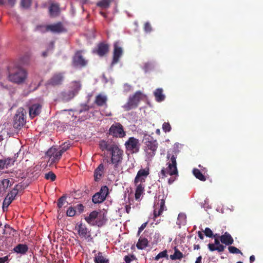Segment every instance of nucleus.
I'll return each instance as SVG.
<instances>
[{
    "instance_id": "25",
    "label": "nucleus",
    "mask_w": 263,
    "mask_h": 263,
    "mask_svg": "<svg viewBox=\"0 0 263 263\" xmlns=\"http://www.w3.org/2000/svg\"><path fill=\"white\" fill-rule=\"evenodd\" d=\"M107 98L105 95L99 94L96 97L95 103L99 106L107 105Z\"/></svg>"
},
{
    "instance_id": "54",
    "label": "nucleus",
    "mask_w": 263,
    "mask_h": 263,
    "mask_svg": "<svg viewBox=\"0 0 263 263\" xmlns=\"http://www.w3.org/2000/svg\"><path fill=\"white\" fill-rule=\"evenodd\" d=\"M12 201L9 197L6 196L3 203V207H8L11 203Z\"/></svg>"
},
{
    "instance_id": "30",
    "label": "nucleus",
    "mask_w": 263,
    "mask_h": 263,
    "mask_svg": "<svg viewBox=\"0 0 263 263\" xmlns=\"http://www.w3.org/2000/svg\"><path fill=\"white\" fill-rule=\"evenodd\" d=\"M148 240L145 238L140 237L136 245L138 249L143 250L147 246Z\"/></svg>"
},
{
    "instance_id": "10",
    "label": "nucleus",
    "mask_w": 263,
    "mask_h": 263,
    "mask_svg": "<svg viewBox=\"0 0 263 263\" xmlns=\"http://www.w3.org/2000/svg\"><path fill=\"white\" fill-rule=\"evenodd\" d=\"M87 60L82 55L81 51L76 52L72 58V64L74 67H84L87 65Z\"/></svg>"
},
{
    "instance_id": "1",
    "label": "nucleus",
    "mask_w": 263,
    "mask_h": 263,
    "mask_svg": "<svg viewBox=\"0 0 263 263\" xmlns=\"http://www.w3.org/2000/svg\"><path fill=\"white\" fill-rule=\"evenodd\" d=\"M167 158L168 159L170 158V160L166 164L168 166L165 170L164 168L162 169L161 171V174L163 177L166 176V174H168L171 176H175L174 177L170 178L168 180V184H171L178 176V172L177 168L176 157L174 155L171 156L170 154H167Z\"/></svg>"
},
{
    "instance_id": "58",
    "label": "nucleus",
    "mask_w": 263,
    "mask_h": 263,
    "mask_svg": "<svg viewBox=\"0 0 263 263\" xmlns=\"http://www.w3.org/2000/svg\"><path fill=\"white\" fill-rule=\"evenodd\" d=\"M76 209L77 210L78 212L81 213L83 212L84 206L82 204L79 203L76 205Z\"/></svg>"
},
{
    "instance_id": "63",
    "label": "nucleus",
    "mask_w": 263,
    "mask_h": 263,
    "mask_svg": "<svg viewBox=\"0 0 263 263\" xmlns=\"http://www.w3.org/2000/svg\"><path fill=\"white\" fill-rule=\"evenodd\" d=\"M131 207L130 205H126L125 210L127 214H129L130 211Z\"/></svg>"
},
{
    "instance_id": "26",
    "label": "nucleus",
    "mask_w": 263,
    "mask_h": 263,
    "mask_svg": "<svg viewBox=\"0 0 263 263\" xmlns=\"http://www.w3.org/2000/svg\"><path fill=\"white\" fill-rule=\"evenodd\" d=\"M60 6L58 4H52L49 7V13L51 16L55 17L60 13Z\"/></svg>"
},
{
    "instance_id": "55",
    "label": "nucleus",
    "mask_w": 263,
    "mask_h": 263,
    "mask_svg": "<svg viewBox=\"0 0 263 263\" xmlns=\"http://www.w3.org/2000/svg\"><path fill=\"white\" fill-rule=\"evenodd\" d=\"M89 109H90V107L88 105L84 104V105H81V108L80 109L79 111V113L81 114L83 112L87 111L89 110Z\"/></svg>"
},
{
    "instance_id": "50",
    "label": "nucleus",
    "mask_w": 263,
    "mask_h": 263,
    "mask_svg": "<svg viewBox=\"0 0 263 263\" xmlns=\"http://www.w3.org/2000/svg\"><path fill=\"white\" fill-rule=\"evenodd\" d=\"M76 209L70 206L69 207L66 212V215L69 217H72L76 215Z\"/></svg>"
},
{
    "instance_id": "5",
    "label": "nucleus",
    "mask_w": 263,
    "mask_h": 263,
    "mask_svg": "<svg viewBox=\"0 0 263 263\" xmlns=\"http://www.w3.org/2000/svg\"><path fill=\"white\" fill-rule=\"evenodd\" d=\"M110 152L111 155L110 160L111 163L115 165L114 167L115 168H117L118 164L122 161L123 151L119 148L117 145L115 144L113 145Z\"/></svg>"
},
{
    "instance_id": "49",
    "label": "nucleus",
    "mask_w": 263,
    "mask_h": 263,
    "mask_svg": "<svg viewBox=\"0 0 263 263\" xmlns=\"http://www.w3.org/2000/svg\"><path fill=\"white\" fill-rule=\"evenodd\" d=\"M163 257H166L168 258V255L167 254V251L164 250L163 251H162L160 252L155 258V259L156 260H158L160 258H163Z\"/></svg>"
},
{
    "instance_id": "61",
    "label": "nucleus",
    "mask_w": 263,
    "mask_h": 263,
    "mask_svg": "<svg viewBox=\"0 0 263 263\" xmlns=\"http://www.w3.org/2000/svg\"><path fill=\"white\" fill-rule=\"evenodd\" d=\"M6 168L4 160H0V170Z\"/></svg>"
},
{
    "instance_id": "19",
    "label": "nucleus",
    "mask_w": 263,
    "mask_h": 263,
    "mask_svg": "<svg viewBox=\"0 0 263 263\" xmlns=\"http://www.w3.org/2000/svg\"><path fill=\"white\" fill-rule=\"evenodd\" d=\"M220 241L226 246H230L233 243L234 239L231 235L227 232L220 237Z\"/></svg>"
},
{
    "instance_id": "12",
    "label": "nucleus",
    "mask_w": 263,
    "mask_h": 263,
    "mask_svg": "<svg viewBox=\"0 0 263 263\" xmlns=\"http://www.w3.org/2000/svg\"><path fill=\"white\" fill-rule=\"evenodd\" d=\"M126 148L133 153H137L139 151V145L138 139L134 137H130L125 143Z\"/></svg>"
},
{
    "instance_id": "7",
    "label": "nucleus",
    "mask_w": 263,
    "mask_h": 263,
    "mask_svg": "<svg viewBox=\"0 0 263 263\" xmlns=\"http://www.w3.org/2000/svg\"><path fill=\"white\" fill-rule=\"evenodd\" d=\"M25 113L23 108H20L18 109L14 117L13 126L14 128H20L25 124L26 122L25 118Z\"/></svg>"
},
{
    "instance_id": "8",
    "label": "nucleus",
    "mask_w": 263,
    "mask_h": 263,
    "mask_svg": "<svg viewBox=\"0 0 263 263\" xmlns=\"http://www.w3.org/2000/svg\"><path fill=\"white\" fill-rule=\"evenodd\" d=\"M46 154L49 157L48 163H50V165L57 163L62 155L58 149L53 147L48 149Z\"/></svg>"
},
{
    "instance_id": "21",
    "label": "nucleus",
    "mask_w": 263,
    "mask_h": 263,
    "mask_svg": "<svg viewBox=\"0 0 263 263\" xmlns=\"http://www.w3.org/2000/svg\"><path fill=\"white\" fill-rule=\"evenodd\" d=\"M99 213L97 211H93L88 216L85 217V220L89 225L95 226V222L98 217Z\"/></svg>"
},
{
    "instance_id": "35",
    "label": "nucleus",
    "mask_w": 263,
    "mask_h": 263,
    "mask_svg": "<svg viewBox=\"0 0 263 263\" xmlns=\"http://www.w3.org/2000/svg\"><path fill=\"white\" fill-rule=\"evenodd\" d=\"M183 257V254L176 247H175V252L173 255H170V258L172 260H176L181 259Z\"/></svg>"
},
{
    "instance_id": "51",
    "label": "nucleus",
    "mask_w": 263,
    "mask_h": 263,
    "mask_svg": "<svg viewBox=\"0 0 263 263\" xmlns=\"http://www.w3.org/2000/svg\"><path fill=\"white\" fill-rule=\"evenodd\" d=\"M172 127L168 122H164L162 125V129L165 133L170 132Z\"/></svg>"
},
{
    "instance_id": "37",
    "label": "nucleus",
    "mask_w": 263,
    "mask_h": 263,
    "mask_svg": "<svg viewBox=\"0 0 263 263\" xmlns=\"http://www.w3.org/2000/svg\"><path fill=\"white\" fill-rule=\"evenodd\" d=\"M18 186L19 185L18 184L16 185L11 192L7 195V197H9L12 201L15 199V197L18 194Z\"/></svg>"
},
{
    "instance_id": "15",
    "label": "nucleus",
    "mask_w": 263,
    "mask_h": 263,
    "mask_svg": "<svg viewBox=\"0 0 263 263\" xmlns=\"http://www.w3.org/2000/svg\"><path fill=\"white\" fill-rule=\"evenodd\" d=\"M208 248L210 251H217L218 252H222L226 248L223 245L220 243V240L215 238L214 240V243H209Z\"/></svg>"
},
{
    "instance_id": "46",
    "label": "nucleus",
    "mask_w": 263,
    "mask_h": 263,
    "mask_svg": "<svg viewBox=\"0 0 263 263\" xmlns=\"http://www.w3.org/2000/svg\"><path fill=\"white\" fill-rule=\"evenodd\" d=\"M228 250L232 254H242V253L235 247L234 246H229Z\"/></svg>"
},
{
    "instance_id": "23",
    "label": "nucleus",
    "mask_w": 263,
    "mask_h": 263,
    "mask_svg": "<svg viewBox=\"0 0 263 263\" xmlns=\"http://www.w3.org/2000/svg\"><path fill=\"white\" fill-rule=\"evenodd\" d=\"M109 50V46L107 44L101 43L98 44L97 53L100 57L105 55Z\"/></svg>"
},
{
    "instance_id": "4",
    "label": "nucleus",
    "mask_w": 263,
    "mask_h": 263,
    "mask_svg": "<svg viewBox=\"0 0 263 263\" xmlns=\"http://www.w3.org/2000/svg\"><path fill=\"white\" fill-rule=\"evenodd\" d=\"M144 151L147 158L152 159L156 154L158 148V143L156 140L152 139H146L145 142Z\"/></svg>"
},
{
    "instance_id": "40",
    "label": "nucleus",
    "mask_w": 263,
    "mask_h": 263,
    "mask_svg": "<svg viewBox=\"0 0 263 263\" xmlns=\"http://www.w3.org/2000/svg\"><path fill=\"white\" fill-rule=\"evenodd\" d=\"M35 30L40 31L41 33H45L46 32L49 31V29L48 28V25H38L35 28Z\"/></svg>"
},
{
    "instance_id": "56",
    "label": "nucleus",
    "mask_w": 263,
    "mask_h": 263,
    "mask_svg": "<svg viewBox=\"0 0 263 263\" xmlns=\"http://www.w3.org/2000/svg\"><path fill=\"white\" fill-rule=\"evenodd\" d=\"M144 29L145 31L146 32H150L152 30L151 25L148 22L145 23Z\"/></svg>"
},
{
    "instance_id": "24",
    "label": "nucleus",
    "mask_w": 263,
    "mask_h": 263,
    "mask_svg": "<svg viewBox=\"0 0 263 263\" xmlns=\"http://www.w3.org/2000/svg\"><path fill=\"white\" fill-rule=\"evenodd\" d=\"M13 251L17 254H25L28 251V247L26 244L19 243L13 249Z\"/></svg>"
},
{
    "instance_id": "42",
    "label": "nucleus",
    "mask_w": 263,
    "mask_h": 263,
    "mask_svg": "<svg viewBox=\"0 0 263 263\" xmlns=\"http://www.w3.org/2000/svg\"><path fill=\"white\" fill-rule=\"evenodd\" d=\"M40 85V82L38 81H32L29 85V89L30 90L34 91L37 89Z\"/></svg>"
},
{
    "instance_id": "20",
    "label": "nucleus",
    "mask_w": 263,
    "mask_h": 263,
    "mask_svg": "<svg viewBox=\"0 0 263 263\" xmlns=\"http://www.w3.org/2000/svg\"><path fill=\"white\" fill-rule=\"evenodd\" d=\"M104 167L102 163L100 164L94 171V180L95 181H99L104 174Z\"/></svg>"
},
{
    "instance_id": "9",
    "label": "nucleus",
    "mask_w": 263,
    "mask_h": 263,
    "mask_svg": "<svg viewBox=\"0 0 263 263\" xmlns=\"http://www.w3.org/2000/svg\"><path fill=\"white\" fill-rule=\"evenodd\" d=\"M76 229L78 231V234L82 238L85 239H92L90 231L87 228L86 226L82 222H79L76 226Z\"/></svg>"
},
{
    "instance_id": "31",
    "label": "nucleus",
    "mask_w": 263,
    "mask_h": 263,
    "mask_svg": "<svg viewBox=\"0 0 263 263\" xmlns=\"http://www.w3.org/2000/svg\"><path fill=\"white\" fill-rule=\"evenodd\" d=\"M136 185H137V187L136 189L135 197V199L138 200L140 198L141 195L144 191V186L141 183L140 184L138 183Z\"/></svg>"
},
{
    "instance_id": "14",
    "label": "nucleus",
    "mask_w": 263,
    "mask_h": 263,
    "mask_svg": "<svg viewBox=\"0 0 263 263\" xmlns=\"http://www.w3.org/2000/svg\"><path fill=\"white\" fill-rule=\"evenodd\" d=\"M149 168L140 169L137 173L135 178L134 183L137 184L139 182L142 183L145 181V178L149 175Z\"/></svg>"
},
{
    "instance_id": "17",
    "label": "nucleus",
    "mask_w": 263,
    "mask_h": 263,
    "mask_svg": "<svg viewBox=\"0 0 263 263\" xmlns=\"http://www.w3.org/2000/svg\"><path fill=\"white\" fill-rule=\"evenodd\" d=\"M13 182L9 179H4L0 180V193H4L7 189L13 185Z\"/></svg>"
},
{
    "instance_id": "59",
    "label": "nucleus",
    "mask_w": 263,
    "mask_h": 263,
    "mask_svg": "<svg viewBox=\"0 0 263 263\" xmlns=\"http://www.w3.org/2000/svg\"><path fill=\"white\" fill-rule=\"evenodd\" d=\"M156 205H157V206H159L160 208H162V209L164 210L165 200L164 199H160V203H157Z\"/></svg>"
},
{
    "instance_id": "36",
    "label": "nucleus",
    "mask_w": 263,
    "mask_h": 263,
    "mask_svg": "<svg viewBox=\"0 0 263 263\" xmlns=\"http://www.w3.org/2000/svg\"><path fill=\"white\" fill-rule=\"evenodd\" d=\"M105 200L104 198H103V197L98 193L95 194L92 197V201L95 204L102 203Z\"/></svg>"
},
{
    "instance_id": "13",
    "label": "nucleus",
    "mask_w": 263,
    "mask_h": 263,
    "mask_svg": "<svg viewBox=\"0 0 263 263\" xmlns=\"http://www.w3.org/2000/svg\"><path fill=\"white\" fill-rule=\"evenodd\" d=\"M122 54L123 50L122 48L119 46V42H115L114 44L113 58L111 62L112 65L116 64L119 62Z\"/></svg>"
},
{
    "instance_id": "53",
    "label": "nucleus",
    "mask_w": 263,
    "mask_h": 263,
    "mask_svg": "<svg viewBox=\"0 0 263 263\" xmlns=\"http://www.w3.org/2000/svg\"><path fill=\"white\" fill-rule=\"evenodd\" d=\"M204 233L206 237L212 238L213 236V234L212 230L209 228H206L205 229Z\"/></svg>"
},
{
    "instance_id": "3",
    "label": "nucleus",
    "mask_w": 263,
    "mask_h": 263,
    "mask_svg": "<svg viewBox=\"0 0 263 263\" xmlns=\"http://www.w3.org/2000/svg\"><path fill=\"white\" fill-rule=\"evenodd\" d=\"M144 95L140 91H137L134 95L130 96L128 101L123 107L126 111L137 108Z\"/></svg>"
},
{
    "instance_id": "45",
    "label": "nucleus",
    "mask_w": 263,
    "mask_h": 263,
    "mask_svg": "<svg viewBox=\"0 0 263 263\" xmlns=\"http://www.w3.org/2000/svg\"><path fill=\"white\" fill-rule=\"evenodd\" d=\"M81 88V84L78 81H74L73 83V90L72 91H74L75 93H77L80 90Z\"/></svg>"
},
{
    "instance_id": "27",
    "label": "nucleus",
    "mask_w": 263,
    "mask_h": 263,
    "mask_svg": "<svg viewBox=\"0 0 263 263\" xmlns=\"http://www.w3.org/2000/svg\"><path fill=\"white\" fill-rule=\"evenodd\" d=\"M113 145H115V144H109L107 141L105 140H101L99 142V147L102 151H107L110 152L111 150V147L113 146Z\"/></svg>"
},
{
    "instance_id": "57",
    "label": "nucleus",
    "mask_w": 263,
    "mask_h": 263,
    "mask_svg": "<svg viewBox=\"0 0 263 263\" xmlns=\"http://www.w3.org/2000/svg\"><path fill=\"white\" fill-rule=\"evenodd\" d=\"M147 224V222H146L145 223H143L140 227L139 228L138 233H137V236H139L140 235V233L145 228Z\"/></svg>"
},
{
    "instance_id": "2",
    "label": "nucleus",
    "mask_w": 263,
    "mask_h": 263,
    "mask_svg": "<svg viewBox=\"0 0 263 263\" xmlns=\"http://www.w3.org/2000/svg\"><path fill=\"white\" fill-rule=\"evenodd\" d=\"M8 72L9 81L17 84L24 83L27 78V71L20 67H8Z\"/></svg>"
},
{
    "instance_id": "60",
    "label": "nucleus",
    "mask_w": 263,
    "mask_h": 263,
    "mask_svg": "<svg viewBox=\"0 0 263 263\" xmlns=\"http://www.w3.org/2000/svg\"><path fill=\"white\" fill-rule=\"evenodd\" d=\"M8 259V256H5L3 257H0V263H5Z\"/></svg>"
},
{
    "instance_id": "47",
    "label": "nucleus",
    "mask_w": 263,
    "mask_h": 263,
    "mask_svg": "<svg viewBox=\"0 0 263 263\" xmlns=\"http://www.w3.org/2000/svg\"><path fill=\"white\" fill-rule=\"evenodd\" d=\"M66 201V196H62L57 201V205L59 209L61 208Z\"/></svg>"
},
{
    "instance_id": "64",
    "label": "nucleus",
    "mask_w": 263,
    "mask_h": 263,
    "mask_svg": "<svg viewBox=\"0 0 263 263\" xmlns=\"http://www.w3.org/2000/svg\"><path fill=\"white\" fill-rule=\"evenodd\" d=\"M201 260H202V257L201 256H200L196 258V260L195 263H201Z\"/></svg>"
},
{
    "instance_id": "39",
    "label": "nucleus",
    "mask_w": 263,
    "mask_h": 263,
    "mask_svg": "<svg viewBox=\"0 0 263 263\" xmlns=\"http://www.w3.org/2000/svg\"><path fill=\"white\" fill-rule=\"evenodd\" d=\"M71 145L70 142H65L60 146V149L59 151L62 154H63L65 152H66L70 148Z\"/></svg>"
},
{
    "instance_id": "44",
    "label": "nucleus",
    "mask_w": 263,
    "mask_h": 263,
    "mask_svg": "<svg viewBox=\"0 0 263 263\" xmlns=\"http://www.w3.org/2000/svg\"><path fill=\"white\" fill-rule=\"evenodd\" d=\"M45 178L47 180H50L53 181L56 179V175L52 172L50 171L45 174Z\"/></svg>"
},
{
    "instance_id": "38",
    "label": "nucleus",
    "mask_w": 263,
    "mask_h": 263,
    "mask_svg": "<svg viewBox=\"0 0 263 263\" xmlns=\"http://www.w3.org/2000/svg\"><path fill=\"white\" fill-rule=\"evenodd\" d=\"M108 188L106 185L103 186L101 187L99 192H97L100 194L103 198L106 199L107 196L109 194Z\"/></svg>"
},
{
    "instance_id": "22",
    "label": "nucleus",
    "mask_w": 263,
    "mask_h": 263,
    "mask_svg": "<svg viewBox=\"0 0 263 263\" xmlns=\"http://www.w3.org/2000/svg\"><path fill=\"white\" fill-rule=\"evenodd\" d=\"M106 215L104 212H99L98 217L97 218L96 221L95 222V226H97L98 227H101L104 226L107 221Z\"/></svg>"
},
{
    "instance_id": "48",
    "label": "nucleus",
    "mask_w": 263,
    "mask_h": 263,
    "mask_svg": "<svg viewBox=\"0 0 263 263\" xmlns=\"http://www.w3.org/2000/svg\"><path fill=\"white\" fill-rule=\"evenodd\" d=\"M3 160L5 163L6 168H8V167L11 166L12 165H13V163L14 162V160L13 159L10 158H8L7 159Z\"/></svg>"
},
{
    "instance_id": "43",
    "label": "nucleus",
    "mask_w": 263,
    "mask_h": 263,
    "mask_svg": "<svg viewBox=\"0 0 263 263\" xmlns=\"http://www.w3.org/2000/svg\"><path fill=\"white\" fill-rule=\"evenodd\" d=\"M32 3V0H21V5L25 9L29 8Z\"/></svg>"
},
{
    "instance_id": "28",
    "label": "nucleus",
    "mask_w": 263,
    "mask_h": 263,
    "mask_svg": "<svg viewBox=\"0 0 263 263\" xmlns=\"http://www.w3.org/2000/svg\"><path fill=\"white\" fill-rule=\"evenodd\" d=\"M95 263H109V260L106 258L102 252H99L94 258Z\"/></svg>"
},
{
    "instance_id": "29",
    "label": "nucleus",
    "mask_w": 263,
    "mask_h": 263,
    "mask_svg": "<svg viewBox=\"0 0 263 263\" xmlns=\"http://www.w3.org/2000/svg\"><path fill=\"white\" fill-rule=\"evenodd\" d=\"M154 96L157 102H162L165 99V96L163 94V90L162 88H157L154 91Z\"/></svg>"
},
{
    "instance_id": "18",
    "label": "nucleus",
    "mask_w": 263,
    "mask_h": 263,
    "mask_svg": "<svg viewBox=\"0 0 263 263\" xmlns=\"http://www.w3.org/2000/svg\"><path fill=\"white\" fill-rule=\"evenodd\" d=\"M42 108V106L39 104H32L29 107V115L31 118H34V117L37 116L40 114Z\"/></svg>"
},
{
    "instance_id": "41",
    "label": "nucleus",
    "mask_w": 263,
    "mask_h": 263,
    "mask_svg": "<svg viewBox=\"0 0 263 263\" xmlns=\"http://www.w3.org/2000/svg\"><path fill=\"white\" fill-rule=\"evenodd\" d=\"M163 211H164L163 209H162V208H160L159 206H157V205H155L154 206V218L160 216L161 215V214Z\"/></svg>"
},
{
    "instance_id": "16",
    "label": "nucleus",
    "mask_w": 263,
    "mask_h": 263,
    "mask_svg": "<svg viewBox=\"0 0 263 263\" xmlns=\"http://www.w3.org/2000/svg\"><path fill=\"white\" fill-rule=\"evenodd\" d=\"M48 28L49 31L54 33H60L64 32L65 29L61 22H58L56 24L48 25Z\"/></svg>"
},
{
    "instance_id": "11",
    "label": "nucleus",
    "mask_w": 263,
    "mask_h": 263,
    "mask_svg": "<svg viewBox=\"0 0 263 263\" xmlns=\"http://www.w3.org/2000/svg\"><path fill=\"white\" fill-rule=\"evenodd\" d=\"M64 80V73L57 72L54 73L52 77L47 82V85L52 86H59L62 84Z\"/></svg>"
},
{
    "instance_id": "33",
    "label": "nucleus",
    "mask_w": 263,
    "mask_h": 263,
    "mask_svg": "<svg viewBox=\"0 0 263 263\" xmlns=\"http://www.w3.org/2000/svg\"><path fill=\"white\" fill-rule=\"evenodd\" d=\"M112 1L113 0H100L97 3V6L102 9H107L109 7Z\"/></svg>"
},
{
    "instance_id": "62",
    "label": "nucleus",
    "mask_w": 263,
    "mask_h": 263,
    "mask_svg": "<svg viewBox=\"0 0 263 263\" xmlns=\"http://www.w3.org/2000/svg\"><path fill=\"white\" fill-rule=\"evenodd\" d=\"M124 261L126 262V263H130L132 261V259L129 256L126 255L124 257Z\"/></svg>"
},
{
    "instance_id": "6",
    "label": "nucleus",
    "mask_w": 263,
    "mask_h": 263,
    "mask_svg": "<svg viewBox=\"0 0 263 263\" xmlns=\"http://www.w3.org/2000/svg\"><path fill=\"white\" fill-rule=\"evenodd\" d=\"M108 134L116 138H123L126 135L122 125L119 122L111 125L108 130Z\"/></svg>"
},
{
    "instance_id": "52",
    "label": "nucleus",
    "mask_w": 263,
    "mask_h": 263,
    "mask_svg": "<svg viewBox=\"0 0 263 263\" xmlns=\"http://www.w3.org/2000/svg\"><path fill=\"white\" fill-rule=\"evenodd\" d=\"M153 67L154 66L152 63L150 62L145 63L143 67V69L144 70L145 72H147L153 69Z\"/></svg>"
},
{
    "instance_id": "32",
    "label": "nucleus",
    "mask_w": 263,
    "mask_h": 263,
    "mask_svg": "<svg viewBox=\"0 0 263 263\" xmlns=\"http://www.w3.org/2000/svg\"><path fill=\"white\" fill-rule=\"evenodd\" d=\"M62 100L64 101L67 102L72 99L76 95L74 91H69L67 92H63L62 94Z\"/></svg>"
},
{
    "instance_id": "34",
    "label": "nucleus",
    "mask_w": 263,
    "mask_h": 263,
    "mask_svg": "<svg viewBox=\"0 0 263 263\" xmlns=\"http://www.w3.org/2000/svg\"><path fill=\"white\" fill-rule=\"evenodd\" d=\"M193 173L195 177L202 181H205L206 180V177L197 168H194L193 170Z\"/></svg>"
}]
</instances>
